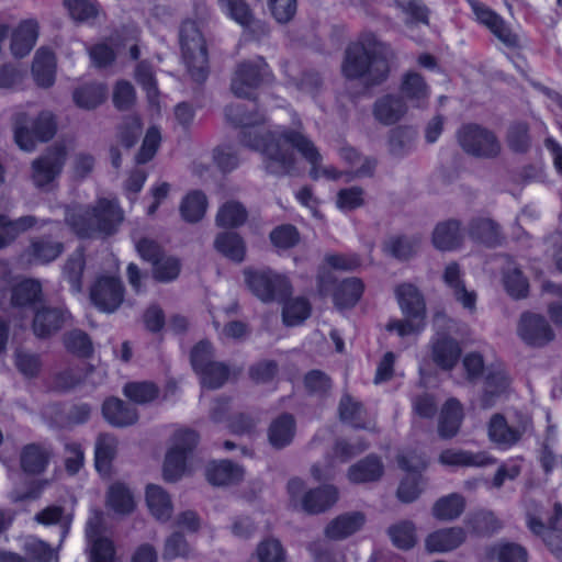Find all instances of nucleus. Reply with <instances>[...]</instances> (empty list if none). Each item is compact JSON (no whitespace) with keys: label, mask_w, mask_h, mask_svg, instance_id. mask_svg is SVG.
I'll list each match as a JSON object with an SVG mask.
<instances>
[{"label":"nucleus","mask_w":562,"mask_h":562,"mask_svg":"<svg viewBox=\"0 0 562 562\" xmlns=\"http://www.w3.org/2000/svg\"><path fill=\"white\" fill-rule=\"evenodd\" d=\"M199 441L200 435L193 429L186 428L173 432L171 446L166 452L162 464V476L166 482L175 483L183 476L188 461L193 457Z\"/></svg>","instance_id":"5"},{"label":"nucleus","mask_w":562,"mask_h":562,"mask_svg":"<svg viewBox=\"0 0 562 562\" xmlns=\"http://www.w3.org/2000/svg\"><path fill=\"white\" fill-rule=\"evenodd\" d=\"M181 268L182 263L179 258L164 255L153 265V278L159 283H170L178 279Z\"/></svg>","instance_id":"57"},{"label":"nucleus","mask_w":562,"mask_h":562,"mask_svg":"<svg viewBox=\"0 0 562 562\" xmlns=\"http://www.w3.org/2000/svg\"><path fill=\"white\" fill-rule=\"evenodd\" d=\"M387 535L397 549L409 550L416 544L415 525L411 520L391 525Z\"/></svg>","instance_id":"56"},{"label":"nucleus","mask_w":562,"mask_h":562,"mask_svg":"<svg viewBox=\"0 0 562 562\" xmlns=\"http://www.w3.org/2000/svg\"><path fill=\"white\" fill-rule=\"evenodd\" d=\"M143 124L138 116H125L116 126V139L125 149L133 148L139 140Z\"/></svg>","instance_id":"50"},{"label":"nucleus","mask_w":562,"mask_h":562,"mask_svg":"<svg viewBox=\"0 0 562 562\" xmlns=\"http://www.w3.org/2000/svg\"><path fill=\"white\" fill-rule=\"evenodd\" d=\"M439 461L445 465L453 467H484L487 459L481 453L465 450L446 449L439 456Z\"/></svg>","instance_id":"49"},{"label":"nucleus","mask_w":562,"mask_h":562,"mask_svg":"<svg viewBox=\"0 0 562 562\" xmlns=\"http://www.w3.org/2000/svg\"><path fill=\"white\" fill-rule=\"evenodd\" d=\"M366 522L361 512H350L337 516L325 528V536L330 540H344L359 531Z\"/></svg>","instance_id":"27"},{"label":"nucleus","mask_w":562,"mask_h":562,"mask_svg":"<svg viewBox=\"0 0 562 562\" xmlns=\"http://www.w3.org/2000/svg\"><path fill=\"white\" fill-rule=\"evenodd\" d=\"M463 420L461 403L454 398H448L443 404L439 420L438 435L441 439H451L457 436Z\"/></svg>","instance_id":"30"},{"label":"nucleus","mask_w":562,"mask_h":562,"mask_svg":"<svg viewBox=\"0 0 562 562\" xmlns=\"http://www.w3.org/2000/svg\"><path fill=\"white\" fill-rule=\"evenodd\" d=\"M248 218V211L243 203L229 200L223 203L216 213L215 224L217 227L234 229L243 226Z\"/></svg>","instance_id":"37"},{"label":"nucleus","mask_w":562,"mask_h":562,"mask_svg":"<svg viewBox=\"0 0 562 562\" xmlns=\"http://www.w3.org/2000/svg\"><path fill=\"white\" fill-rule=\"evenodd\" d=\"M468 529L475 536L490 537L502 528L501 520L491 510H479L465 520Z\"/></svg>","instance_id":"43"},{"label":"nucleus","mask_w":562,"mask_h":562,"mask_svg":"<svg viewBox=\"0 0 562 562\" xmlns=\"http://www.w3.org/2000/svg\"><path fill=\"white\" fill-rule=\"evenodd\" d=\"M124 294L125 288L119 277L100 276L90 286L89 299L98 311L111 314L122 305Z\"/></svg>","instance_id":"10"},{"label":"nucleus","mask_w":562,"mask_h":562,"mask_svg":"<svg viewBox=\"0 0 562 562\" xmlns=\"http://www.w3.org/2000/svg\"><path fill=\"white\" fill-rule=\"evenodd\" d=\"M279 373V364L276 360L265 359L252 363L248 369V376L255 384H269Z\"/></svg>","instance_id":"61"},{"label":"nucleus","mask_w":562,"mask_h":562,"mask_svg":"<svg viewBox=\"0 0 562 562\" xmlns=\"http://www.w3.org/2000/svg\"><path fill=\"white\" fill-rule=\"evenodd\" d=\"M506 142L509 149L515 154H526L531 147L529 125L526 122H514L509 125L506 134Z\"/></svg>","instance_id":"53"},{"label":"nucleus","mask_w":562,"mask_h":562,"mask_svg":"<svg viewBox=\"0 0 562 562\" xmlns=\"http://www.w3.org/2000/svg\"><path fill=\"white\" fill-rule=\"evenodd\" d=\"M467 540V531L462 527L438 529L425 539L428 552H449L459 548Z\"/></svg>","instance_id":"20"},{"label":"nucleus","mask_w":562,"mask_h":562,"mask_svg":"<svg viewBox=\"0 0 562 562\" xmlns=\"http://www.w3.org/2000/svg\"><path fill=\"white\" fill-rule=\"evenodd\" d=\"M159 387L151 381L127 382L123 394L135 404H147L159 396Z\"/></svg>","instance_id":"51"},{"label":"nucleus","mask_w":562,"mask_h":562,"mask_svg":"<svg viewBox=\"0 0 562 562\" xmlns=\"http://www.w3.org/2000/svg\"><path fill=\"white\" fill-rule=\"evenodd\" d=\"M398 465L401 469L407 471L408 474L401 480L396 491V496L402 503L409 504L416 501L422 494V474L416 471L404 457L398 459Z\"/></svg>","instance_id":"34"},{"label":"nucleus","mask_w":562,"mask_h":562,"mask_svg":"<svg viewBox=\"0 0 562 562\" xmlns=\"http://www.w3.org/2000/svg\"><path fill=\"white\" fill-rule=\"evenodd\" d=\"M282 319L286 326H296L302 324L311 315L312 306L307 299L289 296L282 301Z\"/></svg>","instance_id":"47"},{"label":"nucleus","mask_w":562,"mask_h":562,"mask_svg":"<svg viewBox=\"0 0 562 562\" xmlns=\"http://www.w3.org/2000/svg\"><path fill=\"white\" fill-rule=\"evenodd\" d=\"M38 37V23L35 20H24L11 33L10 49L14 57H25L34 47Z\"/></svg>","instance_id":"22"},{"label":"nucleus","mask_w":562,"mask_h":562,"mask_svg":"<svg viewBox=\"0 0 562 562\" xmlns=\"http://www.w3.org/2000/svg\"><path fill=\"white\" fill-rule=\"evenodd\" d=\"M88 562H114L116 549L110 537H102L87 542Z\"/></svg>","instance_id":"58"},{"label":"nucleus","mask_w":562,"mask_h":562,"mask_svg":"<svg viewBox=\"0 0 562 562\" xmlns=\"http://www.w3.org/2000/svg\"><path fill=\"white\" fill-rule=\"evenodd\" d=\"M214 249L235 263H241L246 258L247 245L240 234L234 231H224L215 236Z\"/></svg>","instance_id":"23"},{"label":"nucleus","mask_w":562,"mask_h":562,"mask_svg":"<svg viewBox=\"0 0 562 562\" xmlns=\"http://www.w3.org/2000/svg\"><path fill=\"white\" fill-rule=\"evenodd\" d=\"M67 153L65 147H52L32 162V180L36 188L44 189L63 171Z\"/></svg>","instance_id":"12"},{"label":"nucleus","mask_w":562,"mask_h":562,"mask_svg":"<svg viewBox=\"0 0 562 562\" xmlns=\"http://www.w3.org/2000/svg\"><path fill=\"white\" fill-rule=\"evenodd\" d=\"M517 330L521 340L535 348H542L555 338L548 319L543 315L532 312L521 314Z\"/></svg>","instance_id":"13"},{"label":"nucleus","mask_w":562,"mask_h":562,"mask_svg":"<svg viewBox=\"0 0 562 562\" xmlns=\"http://www.w3.org/2000/svg\"><path fill=\"white\" fill-rule=\"evenodd\" d=\"M106 90L100 83H86L76 88L72 100L80 109L92 110L104 102Z\"/></svg>","instance_id":"45"},{"label":"nucleus","mask_w":562,"mask_h":562,"mask_svg":"<svg viewBox=\"0 0 562 562\" xmlns=\"http://www.w3.org/2000/svg\"><path fill=\"white\" fill-rule=\"evenodd\" d=\"M273 72L261 56L239 63L232 79V92L240 99L256 101L257 89L273 81Z\"/></svg>","instance_id":"6"},{"label":"nucleus","mask_w":562,"mask_h":562,"mask_svg":"<svg viewBox=\"0 0 562 562\" xmlns=\"http://www.w3.org/2000/svg\"><path fill=\"white\" fill-rule=\"evenodd\" d=\"M214 357V347L211 341L207 339L198 341L190 351V364L192 370L198 374L215 361Z\"/></svg>","instance_id":"62"},{"label":"nucleus","mask_w":562,"mask_h":562,"mask_svg":"<svg viewBox=\"0 0 562 562\" xmlns=\"http://www.w3.org/2000/svg\"><path fill=\"white\" fill-rule=\"evenodd\" d=\"M384 250L391 257L400 261H406L414 256L415 244L405 235L393 236L385 243Z\"/></svg>","instance_id":"64"},{"label":"nucleus","mask_w":562,"mask_h":562,"mask_svg":"<svg viewBox=\"0 0 562 562\" xmlns=\"http://www.w3.org/2000/svg\"><path fill=\"white\" fill-rule=\"evenodd\" d=\"M64 345L68 352L79 358H89L93 353L90 336L79 328L71 329L64 336Z\"/></svg>","instance_id":"55"},{"label":"nucleus","mask_w":562,"mask_h":562,"mask_svg":"<svg viewBox=\"0 0 562 562\" xmlns=\"http://www.w3.org/2000/svg\"><path fill=\"white\" fill-rule=\"evenodd\" d=\"M35 520L42 525L49 526V525H58L60 532H59V544L60 547L66 538L68 537L72 520H74V514L72 513H65V508L63 506L58 505H52L48 506L41 512H38L35 515Z\"/></svg>","instance_id":"36"},{"label":"nucleus","mask_w":562,"mask_h":562,"mask_svg":"<svg viewBox=\"0 0 562 562\" xmlns=\"http://www.w3.org/2000/svg\"><path fill=\"white\" fill-rule=\"evenodd\" d=\"M415 132L408 126H396L389 134V150L394 157H404L412 149Z\"/></svg>","instance_id":"52"},{"label":"nucleus","mask_w":562,"mask_h":562,"mask_svg":"<svg viewBox=\"0 0 562 562\" xmlns=\"http://www.w3.org/2000/svg\"><path fill=\"white\" fill-rule=\"evenodd\" d=\"M49 463V453L38 443H29L20 454V464L24 473L38 475L45 472Z\"/></svg>","instance_id":"38"},{"label":"nucleus","mask_w":562,"mask_h":562,"mask_svg":"<svg viewBox=\"0 0 562 562\" xmlns=\"http://www.w3.org/2000/svg\"><path fill=\"white\" fill-rule=\"evenodd\" d=\"M482 404L484 407L492 406L495 397L501 396L509 386V378L502 370L488 371L484 380Z\"/></svg>","instance_id":"48"},{"label":"nucleus","mask_w":562,"mask_h":562,"mask_svg":"<svg viewBox=\"0 0 562 562\" xmlns=\"http://www.w3.org/2000/svg\"><path fill=\"white\" fill-rule=\"evenodd\" d=\"M32 74L38 87L50 88L56 79V58L52 49H37L32 65Z\"/></svg>","instance_id":"32"},{"label":"nucleus","mask_w":562,"mask_h":562,"mask_svg":"<svg viewBox=\"0 0 562 562\" xmlns=\"http://www.w3.org/2000/svg\"><path fill=\"white\" fill-rule=\"evenodd\" d=\"M32 330L37 338L47 339L59 333L70 321L67 307L41 304L34 312Z\"/></svg>","instance_id":"11"},{"label":"nucleus","mask_w":562,"mask_h":562,"mask_svg":"<svg viewBox=\"0 0 562 562\" xmlns=\"http://www.w3.org/2000/svg\"><path fill=\"white\" fill-rule=\"evenodd\" d=\"M456 136L462 150L472 157L495 159L502 151L496 134L479 123L462 124Z\"/></svg>","instance_id":"9"},{"label":"nucleus","mask_w":562,"mask_h":562,"mask_svg":"<svg viewBox=\"0 0 562 562\" xmlns=\"http://www.w3.org/2000/svg\"><path fill=\"white\" fill-rule=\"evenodd\" d=\"M244 277L248 289L263 303L282 302L292 294L290 280L270 268H247Z\"/></svg>","instance_id":"8"},{"label":"nucleus","mask_w":562,"mask_h":562,"mask_svg":"<svg viewBox=\"0 0 562 562\" xmlns=\"http://www.w3.org/2000/svg\"><path fill=\"white\" fill-rule=\"evenodd\" d=\"M229 374V367L220 361H214L198 373L202 386L209 390H217L222 387L228 380Z\"/></svg>","instance_id":"59"},{"label":"nucleus","mask_w":562,"mask_h":562,"mask_svg":"<svg viewBox=\"0 0 562 562\" xmlns=\"http://www.w3.org/2000/svg\"><path fill=\"white\" fill-rule=\"evenodd\" d=\"M43 301V288L36 279L25 278L11 288L10 303L14 308L34 312Z\"/></svg>","instance_id":"17"},{"label":"nucleus","mask_w":562,"mask_h":562,"mask_svg":"<svg viewBox=\"0 0 562 562\" xmlns=\"http://www.w3.org/2000/svg\"><path fill=\"white\" fill-rule=\"evenodd\" d=\"M491 557L496 558L498 562H527V550L515 542H499L495 544L490 552Z\"/></svg>","instance_id":"60"},{"label":"nucleus","mask_w":562,"mask_h":562,"mask_svg":"<svg viewBox=\"0 0 562 562\" xmlns=\"http://www.w3.org/2000/svg\"><path fill=\"white\" fill-rule=\"evenodd\" d=\"M296 432V422L291 413H282L276 417L268 428L269 443L277 450L290 446Z\"/></svg>","instance_id":"24"},{"label":"nucleus","mask_w":562,"mask_h":562,"mask_svg":"<svg viewBox=\"0 0 562 562\" xmlns=\"http://www.w3.org/2000/svg\"><path fill=\"white\" fill-rule=\"evenodd\" d=\"M103 419L114 428H126L135 425L139 419L136 407L116 397H106L101 405Z\"/></svg>","instance_id":"15"},{"label":"nucleus","mask_w":562,"mask_h":562,"mask_svg":"<svg viewBox=\"0 0 562 562\" xmlns=\"http://www.w3.org/2000/svg\"><path fill=\"white\" fill-rule=\"evenodd\" d=\"M524 430L510 427L502 414H495L488 423V437L492 441L510 447L519 441Z\"/></svg>","instance_id":"42"},{"label":"nucleus","mask_w":562,"mask_h":562,"mask_svg":"<svg viewBox=\"0 0 562 562\" xmlns=\"http://www.w3.org/2000/svg\"><path fill=\"white\" fill-rule=\"evenodd\" d=\"M57 132L55 115L42 111L35 117L27 113H18L14 119V140L25 151H33L37 142L50 140Z\"/></svg>","instance_id":"4"},{"label":"nucleus","mask_w":562,"mask_h":562,"mask_svg":"<svg viewBox=\"0 0 562 562\" xmlns=\"http://www.w3.org/2000/svg\"><path fill=\"white\" fill-rule=\"evenodd\" d=\"M244 142L251 147V150L258 151L262 156V168L267 175L282 178L292 173L295 169L296 149L312 167L310 177L316 181L322 172L319 164L322 155L314 143L304 134L283 127L269 132L266 136H258L250 131L244 132Z\"/></svg>","instance_id":"1"},{"label":"nucleus","mask_w":562,"mask_h":562,"mask_svg":"<svg viewBox=\"0 0 562 562\" xmlns=\"http://www.w3.org/2000/svg\"><path fill=\"white\" fill-rule=\"evenodd\" d=\"M116 457V440L108 434H101L94 448V467L100 473H108Z\"/></svg>","instance_id":"46"},{"label":"nucleus","mask_w":562,"mask_h":562,"mask_svg":"<svg viewBox=\"0 0 562 562\" xmlns=\"http://www.w3.org/2000/svg\"><path fill=\"white\" fill-rule=\"evenodd\" d=\"M338 499L336 486L325 484L306 492L302 498V509L311 515L329 509Z\"/></svg>","instance_id":"26"},{"label":"nucleus","mask_w":562,"mask_h":562,"mask_svg":"<svg viewBox=\"0 0 562 562\" xmlns=\"http://www.w3.org/2000/svg\"><path fill=\"white\" fill-rule=\"evenodd\" d=\"M390 46L373 32H364L347 46L341 71L349 80H361L367 88L376 87L390 76Z\"/></svg>","instance_id":"2"},{"label":"nucleus","mask_w":562,"mask_h":562,"mask_svg":"<svg viewBox=\"0 0 562 562\" xmlns=\"http://www.w3.org/2000/svg\"><path fill=\"white\" fill-rule=\"evenodd\" d=\"M461 222L454 218L440 222L432 232V245L441 251H451L462 244Z\"/></svg>","instance_id":"33"},{"label":"nucleus","mask_w":562,"mask_h":562,"mask_svg":"<svg viewBox=\"0 0 562 562\" xmlns=\"http://www.w3.org/2000/svg\"><path fill=\"white\" fill-rule=\"evenodd\" d=\"M106 505L115 514L128 515L135 509V502L132 492L124 484L116 482L109 488Z\"/></svg>","instance_id":"44"},{"label":"nucleus","mask_w":562,"mask_h":562,"mask_svg":"<svg viewBox=\"0 0 562 562\" xmlns=\"http://www.w3.org/2000/svg\"><path fill=\"white\" fill-rule=\"evenodd\" d=\"M465 509V498L459 493L438 498L431 508V515L439 521H453L458 519Z\"/></svg>","instance_id":"39"},{"label":"nucleus","mask_w":562,"mask_h":562,"mask_svg":"<svg viewBox=\"0 0 562 562\" xmlns=\"http://www.w3.org/2000/svg\"><path fill=\"white\" fill-rule=\"evenodd\" d=\"M225 116L226 120L232 123L235 127H240L238 138L243 146L251 149L249 145H247L244 139L243 135L244 132L250 131L251 133L258 135V136H266L270 131H267L265 133H260L257 128H255L252 125L256 122L252 112L248 111L246 109L245 104H232L227 105L225 108Z\"/></svg>","instance_id":"40"},{"label":"nucleus","mask_w":562,"mask_h":562,"mask_svg":"<svg viewBox=\"0 0 562 562\" xmlns=\"http://www.w3.org/2000/svg\"><path fill=\"white\" fill-rule=\"evenodd\" d=\"M384 474V465L379 456L370 453L348 469V479L352 483H370L379 481Z\"/></svg>","instance_id":"29"},{"label":"nucleus","mask_w":562,"mask_h":562,"mask_svg":"<svg viewBox=\"0 0 562 562\" xmlns=\"http://www.w3.org/2000/svg\"><path fill=\"white\" fill-rule=\"evenodd\" d=\"M123 220V211L119 203L114 200L101 198L87 212V217L82 220L78 235L83 238L93 237L95 234L102 237L112 236L117 232Z\"/></svg>","instance_id":"7"},{"label":"nucleus","mask_w":562,"mask_h":562,"mask_svg":"<svg viewBox=\"0 0 562 562\" xmlns=\"http://www.w3.org/2000/svg\"><path fill=\"white\" fill-rule=\"evenodd\" d=\"M161 142V135L156 126H150L143 139L142 146L135 155L137 165L149 162L156 155Z\"/></svg>","instance_id":"63"},{"label":"nucleus","mask_w":562,"mask_h":562,"mask_svg":"<svg viewBox=\"0 0 562 562\" xmlns=\"http://www.w3.org/2000/svg\"><path fill=\"white\" fill-rule=\"evenodd\" d=\"M394 294L405 318L425 323L427 316L425 296L415 284L400 283L396 285Z\"/></svg>","instance_id":"14"},{"label":"nucleus","mask_w":562,"mask_h":562,"mask_svg":"<svg viewBox=\"0 0 562 562\" xmlns=\"http://www.w3.org/2000/svg\"><path fill=\"white\" fill-rule=\"evenodd\" d=\"M407 112L405 100L394 93H386L379 97L372 106V114L375 121L383 125H393L400 122Z\"/></svg>","instance_id":"19"},{"label":"nucleus","mask_w":562,"mask_h":562,"mask_svg":"<svg viewBox=\"0 0 562 562\" xmlns=\"http://www.w3.org/2000/svg\"><path fill=\"white\" fill-rule=\"evenodd\" d=\"M205 475L210 484L223 486L240 482L244 471L231 460L211 461L205 468Z\"/></svg>","instance_id":"31"},{"label":"nucleus","mask_w":562,"mask_h":562,"mask_svg":"<svg viewBox=\"0 0 562 562\" xmlns=\"http://www.w3.org/2000/svg\"><path fill=\"white\" fill-rule=\"evenodd\" d=\"M179 42L182 59L191 79L204 83L209 78V52L205 40L192 20L183 21L180 25Z\"/></svg>","instance_id":"3"},{"label":"nucleus","mask_w":562,"mask_h":562,"mask_svg":"<svg viewBox=\"0 0 562 562\" xmlns=\"http://www.w3.org/2000/svg\"><path fill=\"white\" fill-rule=\"evenodd\" d=\"M462 356V347L456 338L449 334H440L431 345V359L442 371H451L459 363Z\"/></svg>","instance_id":"16"},{"label":"nucleus","mask_w":562,"mask_h":562,"mask_svg":"<svg viewBox=\"0 0 562 562\" xmlns=\"http://www.w3.org/2000/svg\"><path fill=\"white\" fill-rule=\"evenodd\" d=\"M364 292V283L361 279L350 277L336 284L333 291L334 305L342 311L357 305Z\"/></svg>","instance_id":"28"},{"label":"nucleus","mask_w":562,"mask_h":562,"mask_svg":"<svg viewBox=\"0 0 562 562\" xmlns=\"http://www.w3.org/2000/svg\"><path fill=\"white\" fill-rule=\"evenodd\" d=\"M63 5L69 16L78 23L94 20L100 12V4L97 0H63Z\"/></svg>","instance_id":"54"},{"label":"nucleus","mask_w":562,"mask_h":562,"mask_svg":"<svg viewBox=\"0 0 562 562\" xmlns=\"http://www.w3.org/2000/svg\"><path fill=\"white\" fill-rule=\"evenodd\" d=\"M64 251V243L55 240L50 235H42L31 240L25 255L30 263L45 266L58 259Z\"/></svg>","instance_id":"18"},{"label":"nucleus","mask_w":562,"mask_h":562,"mask_svg":"<svg viewBox=\"0 0 562 562\" xmlns=\"http://www.w3.org/2000/svg\"><path fill=\"white\" fill-rule=\"evenodd\" d=\"M207 205L206 194L202 190L195 189L182 198L179 212L184 222L194 224L204 217Z\"/></svg>","instance_id":"35"},{"label":"nucleus","mask_w":562,"mask_h":562,"mask_svg":"<svg viewBox=\"0 0 562 562\" xmlns=\"http://www.w3.org/2000/svg\"><path fill=\"white\" fill-rule=\"evenodd\" d=\"M146 504L158 520L167 521L172 514L169 494L159 485L148 484L145 492Z\"/></svg>","instance_id":"41"},{"label":"nucleus","mask_w":562,"mask_h":562,"mask_svg":"<svg viewBox=\"0 0 562 562\" xmlns=\"http://www.w3.org/2000/svg\"><path fill=\"white\" fill-rule=\"evenodd\" d=\"M468 234L473 241L487 248L499 247L504 239L499 225L495 221L485 217L472 218L469 223Z\"/></svg>","instance_id":"21"},{"label":"nucleus","mask_w":562,"mask_h":562,"mask_svg":"<svg viewBox=\"0 0 562 562\" xmlns=\"http://www.w3.org/2000/svg\"><path fill=\"white\" fill-rule=\"evenodd\" d=\"M401 97L414 108H423L429 99V87L424 77L415 71L406 72L400 86Z\"/></svg>","instance_id":"25"}]
</instances>
